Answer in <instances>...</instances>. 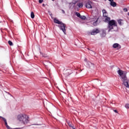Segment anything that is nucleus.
Here are the masks:
<instances>
[{
  "mask_svg": "<svg viewBox=\"0 0 129 129\" xmlns=\"http://www.w3.org/2000/svg\"><path fill=\"white\" fill-rule=\"evenodd\" d=\"M117 73L120 76L124 86L127 87V88H129V82L127 81V78L126 77V73L121 70H119L117 71Z\"/></svg>",
  "mask_w": 129,
  "mask_h": 129,
  "instance_id": "f257e3e1",
  "label": "nucleus"
},
{
  "mask_svg": "<svg viewBox=\"0 0 129 129\" xmlns=\"http://www.w3.org/2000/svg\"><path fill=\"white\" fill-rule=\"evenodd\" d=\"M17 118L19 121L24 123V124H27V123L29 122V116L25 114H20L18 115Z\"/></svg>",
  "mask_w": 129,
  "mask_h": 129,
  "instance_id": "f03ea898",
  "label": "nucleus"
},
{
  "mask_svg": "<svg viewBox=\"0 0 129 129\" xmlns=\"http://www.w3.org/2000/svg\"><path fill=\"white\" fill-rule=\"evenodd\" d=\"M113 27H117V23L114 20H110L108 24V32H111V30H113Z\"/></svg>",
  "mask_w": 129,
  "mask_h": 129,
  "instance_id": "7ed1b4c3",
  "label": "nucleus"
},
{
  "mask_svg": "<svg viewBox=\"0 0 129 129\" xmlns=\"http://www.w3.org/2000/svg\"><path fill=\"white\" fill-rule=\"evenodd\" d=\"M57 27L64 33V35H66V24L62 22L61 24L58 25Z\"/></svg>",
  "mask_w": 129,
  "mask_h": 129,
  "instance_id": "20e7f679",
  "label": "nucleus"
},
{
  "mask_svg": "<svg viewBox=\"0 0 129 129\" xmlns=\"http://www.w3.org/2000/svg\"><path fill=\"white\" fill-rule=\"evenodd\" d=\"M86 8L87 9H92V2L88 1L86 3Z\"/></svg>",
  "mask_w": 129,
  "mask_h": 129,
  "instance_id": "39448f33",
  "label": "nucleus"
},
{
  "mask_svg": "<svg viewBox=\"0 0 129 129\" xmlns=\"http://www.w3.org/2000/svg\"><path fill=\"white\" fill-rule=\"evenodd\" d=\"M98 33H99V30L97 29H94L91 32L90 34L91 35H96L97 34H98Z\"/></svg>",
  "mask_w": 129,
  "mask_h": 129,
  "instance_id": "423d86ee",
  "label": "nucleus"
},
{
  "mask_svg": "<svg viewBox=\"0 0 129 129\" xmlns=\"http://www.w3.org/2000/svg\"><path fill=\"white\" fill-rule=\"evenodd\" d=\"M52 19H53V22L55 23V24H57L58 25L62 24V22L59 21L57 18H53V17H52Z\"/></svg>",
  "mask_w": 129,
  "mask_h": 129,
  "instance_id": "0eeeda50",
  "label": "nucleus"
},
{
  "mask_svg": "<svg viewBox=\"0 0 129 129\" xmlns=\"http://www.w3.org/2000/svg\"><path fill=\"white\" fill-rule=\"evenodd\" d=\"M103 21L105 23H107L108 24H109V22H110V17H104V18H103Z\"/></svg>",
  "mask_w": 129,
  "mask_h": 129,
  "instance_id": "6e6552de",
  "label": "nucleus"
},
{
  "mask_svg": "<svg viewBox=\"0 0 129 129\" xmlns=\"http://www.w3.org/2000/svg\"><path fill=\"white\" fill-rule=\"evenodd\" d=\"M113 48H114V49H120V48H121V46H120V45L118 43H114L113 45Z\"/></svg>",
  "mask_w": 129,
  "mask_h": 129,
  "instance_id": "1a4fd4ad",
  "label": "nucleus"
},
{
  "mask_svg": "<svg viewBox=\"0 0 129 129\" xmlns=\"http://www.w3.org/2000/svg\"><path fill=\"white\" fill-rule=\"evenodd\" d=\"M85 62H86L88 65V66H89V67H91V66H92V65H93L92 64V63H91L90 61H87V58H85L84 59Z\"/></svg>",
  "mask_w": 129,
  "mask_h": 129,
  "instance_id": "9d476101",
  "label": "nucleus"
},
{
  "mask_svg": "<svg viewBox=\"0 0 129 129\" xmlns=\"http://www.w3.org/2000/svg\"><path fill=\"white\" fill-rule=\"evenodd\" d=\"M102 13H103V17H107L108 16V14H107V12H106V10H103Z\"/></svg>",
  "mask_w": 129,
  "mask_h": 129,
  "instance_id": "9b49d317",
  "label": "nucleus"
},
{
  "mask_svg": "<svg viewBox=\"0 0 129 129\" xmlns=\"http://www.w3.org/2000/svg\"><path fill=\"white\" fill-rule=\"evenodd\" d=\"M110 5V6H111V7H113V8L116 6V3L114 1L111 2Z\"/></svg>",
  "mask_w": 129,
  "mask_h": 129,
  "instance_id": "f8f14e48",
  "label": "nucleus"
},
{
  "mask_svg": "<svg viewBox=\"0 0 129 129\" xmlns=\"http://www.w3.org/2000/svg\"><path fill=\"white\" fill-rule=\"evenodd\" d=\"M106 35V32L105 30H103L102 33L101 34V37H105Z\"/></svg>",
  "mask_w": 129,
  "mask_h": 129,
  "instance_id": "ddd939ff",
  "label": "nucleus"
},
{
  "mask_svg": "<svg viewBox=\"0 0 129 129\" xmlns=\"http://www.w3.org/2000/svg\"><path fill=\"white\" fill-rule=\"evenodd\" d=\"M77 6L79 7V8H83V3H78Z\"/></svg>",
  "mask_w": 129,
  "mask_h": 129,
  "instance_id": "4468645a",
  "label": "nucleus"
},
{
  "mask_svg": "<svg viewBox=\"0 0 129 129\" xmlns=\"http://www.w3.org/2000/svg\"><path fill=\"white\" fill-rule=\"evenodd\" d=\"M1 118H2V119L4 120V121L5 123V125L8 124V122H7V119L5 118L4 117L2 116H0Z\"/></svg>",
  "mask_w": 129,
  "mask_h": 129,
  "instance_id": "2eb2a0df",
  "label": "nucleus"
},
{
  "mask_svg": "<svg viewBox=\"0 0 129 129\" xmlns=\"http://www.w3.org/2000/svg\"><path fill=\"white\" fill-rule=\"evenodd\" d=\"M79 20H86V17H79Z\"/></svg>",
  "mask_w": 129,
  "mask_h": 129,
  "instance_id": "dca6fc26",
  "label": "nucleus"
},
{
  "mask_svg": "<svg viewBox=\"0 0 129 129\" xmlns=\"http://www.w3.org/2000/svg\"><path fill=\"white\" fill-rule=\"evenodd\" d=\"M121 21H122V20H118V24H119V25H120V26H121V25H123V23H122L121 22Z\"/></svg>",
  "mask_w": 129,
  "mask_h": 129,
  "instance_id": "f3484780",
  "label": "nucleus"
},
{
  "mask_svg": "<svg viewBox=\"0 0 129 129\" xmlns=\"http://www.w3.org/2000/svg\"><path fill=\"white\" fill-rule=\"evenodd\" d=\"M75 15H76L77 17H81V16L80 15V13L78 12L75 13Z\"/></svg>",
  "mask_w": 129,
  "mask_h": 129,
  "instance_id": "a211bd4d",
  "label": "nucleus"
},
{
  "mask_svg": "<svg viewBox=\"0 0 129 129\" xmlns=\"http://www.w3.org/2000/svg\"><path fill=\"white\" fill-rule=\"evenodd\" d=\"M98 20V18L97 19V20L95 21V22H94L93 24V26H97V21Z\"/></svg>",
  "mask_w": 129,
  "mask_h": 129,
  "instance_id": "6ab92c4d",
  "label": "nucleus"
},
{
  "mask_svg": "<svg viewBox=\"0 0 129 129\" xmlns=\"http://www.w3.org/2000/svg\"><path fill=\"white\" fill-rule=\"evenodd\" d=\"M8 43L10 45V46H13L14 44H13V42H12L11 40H9L8 41Z\"/></svg>",
  "mask_w": 129,
  "mask_h": 129,
  "instance_id": "aec40b11",
  "label": "nucleus"
},
{
  "mask_svg": "<svg viewBox=\"0 0 129 129\" xmlns=\"http://www.w3.org/2000/svg\"><path fill=\"white\" fill-rule=\"evenodd\" d=\"M125 107L127 109H129V104H126L125 105Z\"/></svg>",
  "mask_w": 129,
  "mask_h": 129,
  "instance_id": "412c9836",
  "label": "nucleus"
},
{
  "mask_svg": "<svg viewBox=\"0 0 129 129\" xmlns=\"http://www.w3.org/2000/svg\"><path fill=\"white\" fill-rule=\"evenodd\" d=\"M5 125L6 126L8 129H12V128H11V127H10V126H9V125H8V123L7 124H5Z\"/></svg>",
  "mask_w": 129,
  "mask_h": 129,
  "instance_id": "4be33fe9",
  "label": "nucleus"
},
{
  "mask_svg": "<svg viewBox=\"0 0 129 129\" xmlns=\"http://www.w3.org/2000/svg\"><path fill=\"white\" fill-rule=\"evenodd\" d=\"M31 17H35V14H34V12H31Z\"/></svg>",
  "mask_w": 129,
  "mask_h": 129,
  "instance_id": "5701e85b",
  "label": "nucleus"
},
{
  "mask_svg": "<svg viewBox=\"0 0 129 129\" xmlns=\"http://www.w3.org/2000/svg\"><path fill=\"white\" fill-rule=\"evenodd\" d=\"M123 10L125 12H127V9L126 8H124Z\"/></svg>",
  "mask_w": 129,
  "mask_h": 129,
  "instance_id": "b1692460",
  "label": "nucleus"
},
{
  "mask_svg": "<svg viewBox=\"0 0 129 129\" xmlns=\"http://www.w3.org/2000/svg\"><path fill=\"white\" fill-rule=\"evenodd\" d=\"M43 0H39V4H42V3H43Z\"/></svg>",
  "mask_w": 129,
  "mask_h": 129,
  "instance_id": "393cba45",
  "label": "nucleus"
},
{
  "mask_svg": "<svg viewBox=\"0 0 129 129\" xmlns=\"http://www.w3.org/2000/svg\"><path fill=\"white\" fill-rule=\"evenodd\" d=\"M62 14H65V11L64 10H61Z\"/></svg>",
  "mask_w": 129,
  "mask_h": 129,
  "instance_id": "a878e982",
  "label": "nucleus"
},
{
  "mask_svg": "<svg viewBox=\"0 0 129 129\" xmlns=\"http://www.w3.org/2000/svg\"><path fill=\"white\" fill-rule=\"evenodd\" d=\"M114 112L116 113H117V110H114Z\"/></svg>",
  "mask_w": 129,
  "mask_h": 129,
  "instance_id": "bb28decb",
  "label": "nucleus"
},
{
  "mask_svg": "<svg viewBox=\"0 0 129 129\" xmlns=\"http://www.w3.org/2000/svg\"><path fill=\"white\" fill-rule=\"evenodd\" d=\"M114 0H108V1L109 2H110V3L111 2H113Z\"/></svg>",
  "mask_w": 129,
  "mask_h": 129,
  "instance_id": "cd10ccee",
  "label": "nucleus"
},
{
  "mask_svg": "<svg viewBox=\"0 0 129 129\" xmlns=\"http://www.w3.org/2000/svg\"><path fill=\"white\" fill-rule=\"evenodd\" d=\"M70 71H71L70 70H67V71H66V72H67H67H70Z\"/></svg>",
  "mask_w": 129,
  "mask_h": 129,
  "instance_id": "c85d7f7f",
  "label": "nucleus"
},
{
  "mask_svg": "<svg viewBox=\"0 0 129 129\" xmlns=\"http://www.w3.org/2000/svg\"><path fill=\"white\" fill-rule=\"evenodd\" d=\"M34 18H35V17H31L32 19H34Z\"/></svg>",
  "mask_w": 129,
  "mask_h": 129,
  "instance_id": "c756f323",
  "label": "nucleus"
},
{
  "mask_svg": "<svg viewBox=\"0 0 129 129\" xmlns=\"http://www.w3.org/2000/svg\"><path fill=\"white\" fill-rule=\"evenodd\" d=\"M128 16H129V13L127 14Z\"/></svg>",
  "mask_w": 129,
  "mask_h": 129,
  "instance_id": "7c9ffc66",
  "label": "nucleus"
},
{
  "mask_svg": "<svg viewBox=\"0 0 129 129\" xmlns=\"http://www.w3.org/2000/svg\"><path fill=\"white\" fill-rule=\"evenodd\" d=\"M69 125H70H70H71V124H69Z\"/></svg>",
  "mask_w": 129,
  "mask_h": 129,
  "instance_id": "2f4dec72",
  "label": "nucleus"
},
{
  "mask_svg": "<svg viewBox=\"0 0 129 129\" xmlns=\"http://www.w3.org/2000/svg\"><path fill=\"white\" fill-rule=\"evenodd\" d=\"M53 2H54V1H55V0H52Z\"/></svg>",
  "mask_w": 129,
  "mask_h": 129,
  "instance_id": "473e14b6",
  "label": "nucleus"
},
{
  "mask_svg": "<svg viewBox=\"0 0 129 129\" xmlns=\"http://www.w3.org/2000/svg\"><path fill=\"white\" fill-rule=\"evenodd\" d=\"M71 73V72L70 74H69V75H70Z\"/></svg>",
  "mask_w": 129,
  "mask_h": 129,
  "instance_id": "72a5a7b5",
  "label": "nucleus"
},
{
  "mask_svg": "<svg viewBox=\"0 0 129 129\" xmlns=\"http://www.w3.org/2000/svg\"><path fill=\"white\" fill-rule=\"evenodd\" d=\"M43 6H45L44 4H43Z\"/></svg>",
  "mask_w": 129,
  "mask_h": 129,
  "instance_id": "f704fd0d",
  "label": "nucleus"
},
{
  "mask_svg": "<svg viewBox=\"0 0 129 129\" xmlns=\"http://www.w3.org/2000/svg\"><path fill=\"white\" fill-rule=\"evenodd\" d=\"M83 17H85V16H83Z\"/></svg>",
  "mask_w": 129,
  "mask_h": 129,
  "instance_id": "c9c22d12",
  "label": "nucleus"
},
{
  "mask_svg": "<svg viewBox=\"0 0 129 129\" xmlns=\"http://www.w3.org/2000/svg\"><path fill=\"white\" fill-rule=\"evenodd\" d=\"M93 53H94V51H93Z\"/></svg>",
  "mask_w": 129,
  "mask_h": 129,
  "instance_id": "e433bc0d",
  "label": "nucleus"
}]
</instances>
